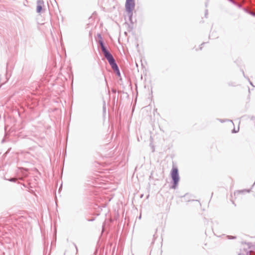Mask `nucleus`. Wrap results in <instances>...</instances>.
I'll use <instances>...</instances> for the list:
<instances>
[{
	"instance_id": "1",
	"label": "nucleus",
	"mask_w": 255,
	"mask_h": 255,
	"mask_svg": "<svg viewBox=\"0 0 255 255\" xmlns=\"http://www.w3.org/2000/svg\"><path fill=\"white\" fill-rule=\"evenodd\" d=\"M126 9L129 16V19L131 20L132 11L134 8L135 3L134 0H127L126 2Z\"/></svg>"
},
{
	"instance_id": "3",
	"label": "nucleus",
	"mask_w": 255,
	"mask_h": 255,
	"mask_svg": "<svg viewBox=\"0 0 255 255\" xmlns=\"http://www.w3.org/2000/svg\"><path fill=\"white\" fill-rule=\"evenodd\" d=\"M108 60L109 63L110 64V65H111L112 68L114 70L117 71L118 74H120V72L118 69V66L116 64V63H115V60L113 58V57H111V59H108Z\"/></svg>"
},
{
	"instance_id": "4",
	"label": "nucleus",
	"mask_w": 255,
	"mask_h": 255,
	"mask_svg": "<svg viewBox=\"0 0 255 255\" xmlns=\"http://www.w3.org/2000/svg\"><path fill=\"white\" fill-rule=\"evenodd\" d=\"M102 50L104 54V56L107 60L109 59H111V57H113V56L107 51L105 47H103L102 48Z\"/></svg>"
},
{
	"instance_id": "6",
	"label": "nucleus",
	"mask_w": 255,
	"mask_h": 255,
	"mask_svg": "<svg viewBox=\"0 0 255 255\" xmlns=\"http://www.w3.org/2000/svg\"><path fill=\"white\" fill-rule=\"evenodd\" d=\"M99 42H100L101 48H102L103 47H105L104 45V43H103L102 40H100Z\"/></svg>"
},
{
	"instance_id": "2",
	"label": "nucleus",
	"mask_w": 255,
	"mask_h": 255,
	"mask_svg": "<svg viewBox=\"0 0 255 255\" xmlns=\"http://www.w3.org/2000/svg\"><path fill=\"white\" fill-rule=\"evenodd\" d=\"M171 177L174 181V186H176L179 180V177L178 173V169L176 168H173L171 172Z\"/></svg>"
},
{
	"instance_id": "5",
	"label": "nucleus",
	"mask_w": 255,
	"mask_h": 255,
	"mask_svg": "<svg viewBox=\"0 0 255 255\" xmlns=\"http://www.w3.org/2000/svg\"><path fill=\"white\" fill-rule=\"evenodd\" d=\"M42 10V5L41 4H38L36 7V11L38 12H40Z\"/></svg>"
}]
</instances>
